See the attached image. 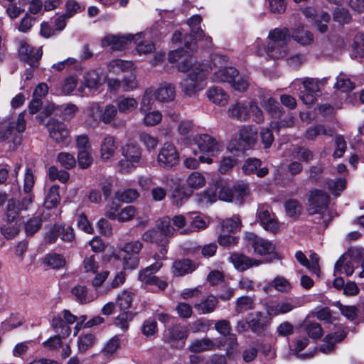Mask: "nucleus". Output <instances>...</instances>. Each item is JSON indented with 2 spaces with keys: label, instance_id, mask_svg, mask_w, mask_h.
Returning a JSON list of instances; mask_svg holds the SVG:
<instances>
[{
  "label": "nucleus",
  "instance_id": "obj_1",
  "mask_svg": "<svg viewBox=\"0 0 364 364\" xmlns=\"http://www.w3.org/2000/svg\"><path fill=\"white\" fill-rule=\"evenodd\" d=\"M180 72H189L180 83L185 95L191 96L205 87V77L211 70L208 63H196L193 58H186L178 65Z\"/></svg>",
  "mask_w": 364,
  "mask_h": 364
},
{
  "label": "nucleus",
  "instance_id": "obj_2",
  "mask_svg": "<svg viewBox=\"0 0 364 364\" xmlns=\"http://www.w3.org/2000/svg\"><path fill=\"white\" fill-rule=\"evenodd\" d=\"M269 41L267 48V54L273 59L285 57L288 53V42L290 41V32L288 28H276L269 31Z\"/></svg>",
  "mask_w": 364,
  "mask_h": 364
},
{
  "label": "nucleus",
  "instance_id": "obj_3",
  "mask_svg": "<svg viewBox=\"0 0 364 364\" xmlns=\"http://www.w3.org/2000/svg\"><path fill=\"white\" fill-rule=\"evenodd\" d=\"M122 159L118 162L119 172L126 173L132 171L141 160V149L135 144L127 143L121 149Z\"/></svg>",
  "mask_w": 364,
  "mask_h": 364
},
{
  "label": "nucleus",
  "instance_id": "obj_4",
  "mask_svg": "<svg viewBox=\"0 0 364 364\" xmlns=\"http://www.w3.org/2000/svg\"><path fill=\"white\" fill-rule=\"evenodd\" d=\"M143 247V244L139 240L126 242L120 249L119 256L123 259L125 269H134L139 265L137 255Z\"/></svg>",
  "mask_w": 364,
  "mask_h": 364
},
{
  "label": "nucleus",
  "instance_id": "obj_5",
  "mask_svg": "<svg viewBox=\"0 0 364 364\" xmlns=\"http://www.w3.org/2000/svg\"><path fill=\"white\" fill-rule=\"evenodd\" d=\"M26 126L25 112H21L16 120L11 122L6 127L0 130V141L13 137L12 141L14 145L20 144L21 138L18 134H14V132L16 131L18 134L22 133L26 129Z\"/></svg>",
  "mask_w": 364,
  "mask_h": 364
},
{
  "label": "nucleus",
  "instance_id": "obj_6",
  "mask_svg": "<svg viewBox=\"0 0 364 364\" xmlns=\"http://www.w3.org/2000/svg\"><path fill=\"white\" fill-rule=\"evenodd\" d=\"M256 218L260 225L267 231L277 233L279 231V223L272 213L271 208L267 204L258 205Z\"/></svg>",
  "mask_w": 364,
  "mask_h": 364
},
{
  "label": "nucleus",
  "instance_id": "obj_7",
  "mask_svg": "<svg viewBox=\"0 0 364 364\" xmlns=\"http://www.w3.org/2000/svg\"><path fill=\"white\" fill-rule=\"evenodd\" d=\"M345 43L350 48V57L352 59L364 58V33L356 29L346 31Z\"/></svg>",
  "mask_w": 364,
  "mask_h": 364
},
{
  "label": "nucleus",
  "instance_id": "obj_8",
  "mask_svg": "<svg viewBox=\"0 0 364 364\" xmlns=\"http://www.w3.org/2000/svg\"><path fill=\"white\" fill-rule=\"evenodd\" d=\"M329 197L321 190L311 191L309 196L307 210L309 214L323 215L328 208Z\"/></svg>",
  "mask_w": 364,
  "mask_h": 364
},
{
  "label": "nucleus",
  "instance_id": "obj_9",
  "mask_svg": "<svg viewBox=\"0 0 364 364\" xmlns=\"http://www.w3.org/2000/svg\"><path fill=\"white\" fill-rule=\"evenodd\" d=\"M179 162V154L176 146L171 143H164L160 149L157 163L159 166L171 168Z\"/></svg>",
  "mask_w": 364,
  "mask_h": 364
},
{
  "label": "nucleus",
  "instance_id": "obj_10",
  "mask_svg": "<svg viewBox=\"0 0 364 364\" xmlns=\"http://www.w3.org/2000/svg\"><path fill=\"white\" fill-rule=\"evenodd\" d=\"M99 264L95 259V255L86 257L82 262V269L84 272L92 276L95 275L92 284L94 287H100L105 281L109 275L108 271L99 272Z\"/></svg>",
  "mask_w": 364,
  "mask_h": 364
},
{
  "label": "nucleus",
  "instance_id": "obj_11",
  "mask_svg": "<svg viewBox=\"0 0 364 364\" xmlns=\"http://www.w3.org/2000/svg\"><path fill=\"white\" fill-rule=\"evenodd\" d=\"M46 127L49 136L52 140L58 144H63L67 141L69 137V131L66 125L56 119H50Z\"/></svg>",
  "mask_w": 364,
  "mask_h": 364
},
{
  "label": "nucleus",
  "instance_id": "obj_12",
  "mask_svg": "<svg viewBox=\"0 0 364 364\" xmlns=\"http://www.w3.org/2000/svg\"><path fill=\"white\" fill-rule=\"evenodd\" d=\"M117 110V107L112 104L106 105L103 109H100L97 104H93L90 107V113L92 119L95 121L99 119L106 124H110L114 119Z\"/></svg>",
  "mask_w": 364,
  "mask_h": 364
},
{
  "label": "nucleus",
  "instance_id": "obj_13",
  "mask_svg": "<svg viewBox=\"0 0 364 364\" xmlns=\"http://www.w3.org/2000/svg\"><path fill=\"white\" fill-rule=\"evenodd\" d=\"M141 33L136 35H107L102 40V45L104 47H110L113 50H121L129 43L134 41L135 37H139Z\"/></svg>",
  "mask_w": 364,
  "mask_h": 364
},
{
  "label": "nucleus",
  "instance_id": "obj_14",
  "mask_svg": "<svg viewBox=\"0 0 364 364\" xmlns=\"http://www.w3.org/2000/svg\"><path fill=\"white\" fill-rule=\"evenodd\" d=\"M161 267L162 263L161 262H156L141 272L139 274V279L144 284L155 285L161 290L165 289L168 285L167 282L153 274V272L158 271Z\"/></svg>",
  "mask_w": 364,
  "mask_h": 364
},
{
  "label": "nucleus",
  "instance_id": "obj_15",
  "mask_svg": "<svg viewBox=\"0 0 364 364\" xmlns=\"http://www.w3.org/2000/svg\"><path fill=\"white\" fill-rule=\"evenodd\" d=\"M363 255V250L360 247H350L343 254V267L346 274L351 275L355 266H358Z\"/></svg>",
  "mask_w": 364,
  "mask_h": 364
},
{
  "label": "nucleus",
  "instance_id": "obj_16",
  "mask_svg": "<svg viewBox=\"0 0 364 364\" xmlns=\"http://www.w3.org/2000/svg\"><path fill=\"white\" fill-rule=\"evenodd\" d=\"M246 239L250 242L255 252L257 255H269L274 251L275 247L270 241L258 237L255 233H247Z\"/></svg>",
  "mask_w": 364,
  "mask_h": 364
},
{
  "label": "nucleus",
  "instance_id": "obj_17",
  "mask_svg": "<svg viewBox=\"0 0 364 364\" xmlns=\"http://www.w3.org/2000/svg\"><path fill=\"white\" fill-rule=\"evenodd\" d=\"M194 141L200 151L209 153L211 156H215L221 150L220 144L208 134H198Z\"/></svg>",
  "mask_w": 364,
  "mask_h": 364
},
{
  "label": "nucleus",
  "instance_id": "obj_18",
  "mask_svg": "<svg viewBox=\"0 0 364 364\" xmlns=\"http://www.w3.org/2000/svg\"><path fill=\"white\" fill-rule=\"evenodd\" d=\"M257 130L251 126L243 127L239 132V146L235 148L237 151L249 149L256 142Z\"/></svg>",
  "mask_w": 364,
  "mask_h": 364
},
{
  "label": "nucleus",
  "instance_id": "obj_19",
  "mask_svg": "<svg viewBox=\"0 0 364 364\" xmlns=\"http://www.w3.org/2000/svg\"><path fill=\"white\" fill-rule=\"evenodd\" d=\"M18 54L21 60L28 63L31 66H34L41 58L42 50L39 48H33L26 41H21Z\"/></svg>",
  "mask_w": 364,
  "mask_h": 364
},
{
  "label": "nucleus",
  "instance_id": "obj_20",
  "mask_svg": "<svg viewBox=\"0 0 364 364\" xmlns=\"http://www.w3.org/2000/svg\"><path fill=\"white\" fill-rule=\"evenodd\" d=\"M230 260L236 269L244 272L252 267H257L261 261L249 257L243 254L233 253L230 257Z\"/></svg>",
  "mask_w": 364,
  "mask_h": 364
},
{
  "label": "nucleus",
  "instance_id": "obj_21",
  "mask_svg": "<svg viewBox=\"0 0 364 364\" xmlns=\"http://www.w3.org/2000/svg\"><path fill=\"white\" fill-rule=\"evenodd\" d=\"M249 328L255 333H260L269 325L268 317L260 311L251 313L247 315Z\"/></svg>",
  "mask_w": 364,
  "mask_h": 364
},
{
  "label": "nucleus",
  "instance_id": "obj_22",
  "mask_svg": "<svg viewBox=\"0 0 364 364\" xmlns=\"http://www.w3.org/2000/svg\"><path fill=\"white\" fill-rule=\"evenodd\" d=\"M250 101L238 102L230 106L228 114L230 117L242 122L247 121L250 117L249 112Z\"/></svg>",
  "mask_w": 364,
  "mask_h": 364
},
{
  "label": "nucleus",
  "instance_id": "obj_23",
  "mask_svg": "<svg viewBox=\"0 0 364 364\" xmlns=\"http://www.w3.org/2000/svg\"><path fill=\"white\" fill-rule=\"evenodd\" d=\"M261 165L262 161L259 159L248 158L244 162L242 169L245 174L250 175L255 173L258 177L262 178L268 173L269 170L267 167H260Z\"/></svg>",
  "mask_w": 364,
  "mask_h": 364
},
{
  "label": "nucleus",
  "instance_id": "obj_24",
  "mask_svg": "<svg viewBox=\"0 0 364 364\" xmlns=\"http://www.w3.org/2000/svg\"><path fill=\"white\" fill-rule=\"evenodd\" d=\"M166 337L168 343H171V346L178 348V342L181 341V344H184L188 337V331L183 326L175 325L168 330Z\"/></svg>",
  "mask_w": 364,
  "mask_h": 364
},
{
  "label": "nucleus",
  "instance_id": "obj_25",
  "mask_svg": "<svg viewBox=\"0 0 364 364\" xmlns=\"http://www.w3.org/2000/svg\"><path fill=\"white\" fill-rule=\"evenodd\" d=\"M193 213H188L190 225L186 229L181 230V234L188 235L193 232H200L206 229L208 226V222L205 218L200 215L192 216Z\"/></svg>",
  "mask_w": 364,
  "mask_h": 364
},
{
  "label": "nucleus",
  "instance_id": "obj_26",
  "mask_svg": "<svg viewBox=\"0 0 364 364\" xmlns=\"http://www.w3.org/2000/svg\"><path fill=\"white\" fill-rule=\"evenodd\" d=\"M154 92L156 100L161 102H171L176 97L175 87L168 82L161 84Z\"/></svg>",
  "mask_w": 364,
  "mask_h": 364
},
{
  "label": "nucleus",
  "instance_id": "obj_27",
  "mask_svg": "<svg viewBox=\"0 0 364 364\" xmlns=\"http://www.w3.org/2000/svg\"><path fill=\"white\" fill-rule=\"evenodd\" d=\"M186 50L183 48L172 50L168 53V58L171 63L176 62L181 59L180 63L186 58H193L191 56V53H193L196 50V42L186 41L185 44Z\"/></svg>",
  "mask_w": 364,
  "mask_h": 364
},
{
  "label": "nucleus",
  "instance_id": "obj_28",
  "mask_svg": "<svg viewBox=\"0 0 364 364\" xmlns=\"http://www.w3.org/2000/svg\"><path fill=\"white\" fill-rule=\"evenodd\" d=\"M117 149L115 139L111 136H106L100 144V156L103 161H108L114 156Z\"/></svg>",
  "mask_w": 364,
  "mask_h": 364
},
{
  "label": "nucleus",
  "instance_id": "obj_29",
  "mask_svg": "<svg viewBox=\"0 0 364 364\" xmlns=\"http://www.w3.org/2000/svg\"><path fill=\"white\" fill-rule=\"evenodd\" d=\"M237 75L238 71L235 68L226 67L215 71L211 79L215 82H228L230 84Z\"/></svg>",
  "mask_w": 364,
  "mask_h": 364
},
{
  "label": "nucleus",
  "instance_id": "obj_30",
  "mask_svg": "<svg viewBox=\"0 0 364 364\" xmlns=\"http://www.w3.org/2000/svg\"><path fill=\"white\" fill-rule=\"evenodd\" d=\"M195 269L196 266L190 259L175 261L172 265V273L176 277H181L192 273Z\"/></svg>",
  "mask_w": 364,
  "mask_h": 364
},
{
  "label": "nucleus",
  "instance_id": "obj_31",
  "mask_svg": "<svg viewBox=\"0 0 364 364\" xmlns=\"http://www.w3.org/2000/svg\"><path fill=\"white\" fill-rule=\"evenodd\" d=\"M292 38L302 46L310 45L314 41L313 34L305 29L303 26H299L294 28L292 32Z\"/></svg>",
  "mask_w": 364,
  "mask_h": 364
},
{
  "label": "nucleus",
  "instance_id": "obj_32",
  "mask_svg": "<svg viewBox=\"0 0 364 364\" xmlns=\"http://www.w3.org/2000/svg\"><path fill=\"white\" fill-rule=\"evenodd\" d=\"M139 37H135L134 41L136 43V49L139 55L147 54L153 52L155 50V46L153 42L146 41V39L149 38L148 33H140Z\"/></svg>",
  "mask_w": 364,
  "mask_h": 364
},
{
  "label": "nucleus",
  "instance_id": "obj_33",
  "mask_svg": "<svg viewBox=\"0 0 364 364\" xmlns=\"http://www.w3.org/2000/svg\"><path fill=\"white\" fill-rule=\"evenodd\" d=\"M218 304V299L216 296L208 295L207 297L202 299L200 302L196 304L194 307L201 314H207L214 311Z\"/></svg>",
  "mask_w": 364,
  "mask_h": 364
},
{
  "label": "nucleus",
  "instance_id": "obj_34",
  "mask_svg": "<svg viewBox=\"0 0 364 364\" xmlns=\"http://www.w3.org/2000/svg\"><path fill=\"white\" fill-rule=\"evenodd\" d=\"M216 348V344L208 338L193 341L189 346L188 350L193 353H201L213 350Z\"/></svg>",
  "mask_w": 364,
  "mask_h": 364
},
{
  "label": "nucleus",
  "instance_id": "obj_35",
  "mask_svg": "<svg viewBox=\"0 0 364 364\" xmlns=\"http://www.w3.org/2000/svg\"><path fill=\"white\" fill-rule=\"evenodd\" d=\"M255 307V296H242L235 301V311L237 314L243 313L248 310L254 309Z\"/></svg>",
  "mask_w": 364,
  "mask_h": 364
},
{
  "label": "nucleus",
  "instance_id": "obj_36",
  "mask_svg": "<svg viewBox=\"0 0 364 364\" xmlns=\"http://www.w3.org/2000/svg\"><path fill=\"white\" fill-rule=\"evenodd\" d=\"M208 99L215 104L225 105L228 101V95L219 87H213L207 92Z\"/></svg>",
  "mask_w": 364,
  "mask_h": 364
},
{
  "label": "nucleus",
  "instance_id": "obj_37",
  "mask_svg": "<svg viewBox=\"0 0 364 364\" xmlns=\"http://www.w3.org/2000/svg\"><path fill=\"white\" fill-rule=\"evenodd\" d=\"M186 185L191 189V193L193 191L203 188L206 183L205 176L200 172L193 171L186 178Z\"/></svg>",
  "mask_w": 364,
  "mask_h": 364
},
{
  "label": "nucleus",
  "instance_id": "obj_38",
  "mask_svg": "<svg viewBox=\"0 0 364 364\" xmlns=\"http://www.w3.org/2000/svg\"><path fill=\"white\" fill-rule=\"evenodd\" d=\"M138 105V102L133 97H119L117 100V109L121 113H129L134 111Z\"/></svg>",
  "mask_w": 364,
  "mask_h": 364
},
{
  "label": "nucleus",
  "instance_id": "obj_39",
  "mask_svg": "<svg viewBox=\"0 0 364 364\" xmlns=\"http://www.w3.org/2000/svg\"><path fill=\"white\" fill-rule=\"evenodd\" d=\"M59 187L56 185L52 186L46 195L43 205L47 209H51L57 206L60 202Z\"/></svg>",
  "mask_w": 364,
  "mask_h": 364
},
{
  "label": "nucleus",
  "instance_id": "obj_40",
  "mask_svg": "<svg viewBox=\"0 0 364 364\" xmlns=\"http://www.w3.org/2000/svg\"><path fill=\"white\" fill-rule=\"evenodd\" d=\"M308 336L312 339H318L323 336V330L321 325L316 322L305 320L301 325Z\"/></svg>",
  "mask_w": 364,
  "mask_h": 364
},
{
  "label": "nucleus",
  "instance_id": "obj_41",
  "mask_svg": "<svg viewBox=\"0 0 364 364\" xmlns=\"http://www.w3.org/2000/svg\"><path fill=\"white\" fill-rule=\"evenodd\" d=\"M143 114L142 122L146 127H154L162 121V114L158 110L140 112Z\"/></svg>",
  "mask_w": 364,
  "mask_h": 364
},
{
  "label": "nucleus",
  "instance_id": "obj_42",
  "mask_svg": "<svg viewBox=\"0 0 364 364\" xmlns=\"http://www.w3.org/2000/svg\"><path fill=\"white\" fill-rule=\"evenodd\" d=\"M51 326L55 332L63 336H68L71 332L70 328L65 323L60 315L53 316Z\"/></svg>",
  "mask_w": 364,
  "mask_h": 364
},
{
  "label": "nucleus",
  "instance_id": "obj_43",
  "mask_svg": "<svg viewBox=\"0 0 364 364\" xmlns=\"http://www.w3.org/2000/svg\"><path fill=\"white\" fill-rule=\"evenodd\" d=\"M132 65L133 64L131 61L115 59L108 63L107 68L109 72L117 74L119 72L130 70L132 68Z\"/></svg>",
  "mask_w": 364,
  "mask_h": 364
},
{
  "label": "nucleus",
  "instance_id": "obj_44",
  "mask_svg": "<svg viewBox=\"0 0 364 364\" xmlns=\"http://www.w3.org/2000/svg\"><path fill=\"white\" fill-rule=\"evenodd\" d=\"M164 234L156 228L145 232L142 238L146 242H156V243H167Z\"/></svg>",
  "mask_w": 364,
  "mask_h": 364
},
{
  "label": "nucleus",
  "instance_id": "obj_45",
  "mask_svg": "<svg viewBox=\"0 0 364 364\" xmlns=\"http://www.w3.org/2000/svg\"><path fill=\"white\" fill-rule=\"evenodd\" d=\"M218 198L216 188H215L214 191L208 189L196 196L197 203L202 205L212 204L215 203Z\"/></svg>",
  "mask_w": 364,
  "mask_h": 364
},
{
  "label": "nucleus",
  "instance_id": "obj_46",
  "mask_svg": "<svg viewBox=\"0 0 364 364\" xmlns=\"http://www.w3.org/2000/svg\"><path fill=\"white\" fill-rule=\"evenodd\" d=\"M215 188L219 200L225 202H232V188L226 186L222 182L218 183Z\"/></svg>",
  "mask_w": 364,
  "mask_h": 364
},
{
  "label": "nucleus",
  "instance_id": "obj_47",
  "mask_svg": "<svg viewBox=\"0 0 364 364\" xmlns=\"http://www.w3.org/2000/svg\"><path fill=\"white\" fill-rule=\"evenodd\" d=\"M201 21L202 18L199 15L193 16L188 21V24L191 28L192 35L195 40H200L204 36L203 31L200 28Z\"/></svg>",
  "mask_w": 364,
  "mask_h": 364
},
{
  "label": "nucleus",
  "instance_id": "obj_48",
  "mask_svg": "<svg viewBox=\"0 0 364 364\" xmlns=\"http://www.w3.org/2000/svg\"><path fill=\"white\" fill-rule=\"evenodd\" d=\"M232 201L242 204L244 198L248 195V186L244 183H240L232 187Z\"/></svg>",
  "mask_w": 364,
  "mask_h": 364
},
{
  "label": "nucleus",
  "instance_id": "obj_49",
  "mask_svg": "<svg viewBox=\"0 0 364 364\" xmlns=\"http://www.w3.org/2000/svg\"><path fill=\"white\" fill-rule=\"evenodd\" d=\"M154 96H155V92L152 88L146 90L140 103V112H146L151 109L152 105L154 102Z\"/></svg>",
  "mask_w": 364,
  "mask_h": 364
},
{
  "label": "nucleus",
  "instance_id": "obj_50",
  "mask_svg": "<svg viewBox=\"0 0 364 364\" xmlns=\"http://www.w3.org/2000/svg\"><path fill=\"white\" fill-rule=\"evenodd\" d=\"M191 191L176 188L172 193V203L178 207L184 204L191 196Z\"/></svg>",
  "mask_w": 364,
  "mask_h": 364
},
{
  "label": "nucleus",
  "instance_id": "obj_51",
  "mask_svg": "<svg viewBox=\"0 0 364 364\" xmlns=\"http://www.w3.org/2000/svg\"><path fill=\"white\" fill-rule=\"evenodd\" d=\"M156 228L160 230L165 237L173 236L176 232L175 228L171 225V220L168 217L158 220L156 222Z\"/></svg>",
  "mask_w": 364,
  "mask_h": 364
},
{
  "label": "nucleus",
  "instance_id": "obj_52",
  "mask_svg": "<svg viewBox=\"0 0 364 364\" xmlns=\"http://www.w3.org/2000/svg\"><path fill=\"white\" fill-rule=\"evenodd\" d=\"M139 139L149 151L154 150L159 144V139L157 137L145 132L139 134Z\"/></svg>",
  "mask_w": 364,
  "mask_h": 364
},
{
  "label": "nucleus",
  "instance_id": "obj_53",
  "mask_svg": "<svg viewBox=\"0 0 364 364\" xmlns=\"http://www.w3.org/2000/svg\"><path fill=\"white\" fill-rule=\"evenodd\" d=\"M134 294L129 291H124L117 297V304L121 310H127L132 306L134 301Z\"/></svg>",
  "mask_w": 364,
  "mask_h": 364
},
{
  "label": "nucleus",
  "instance_id": "obj_54",
  "mask_svg": "<svg viewBox=\"0 0 364 364\" xmlns=\"http://www.w3.org/2000/svg\"><path fill=\"white\" fill-rule=\"evenodd\" d=\"M22 210L20 202L15 199L8 200L6 205V216L9 220H14Z\"/></svg>",
  "mask_w": 364,
  "mask_h": 364
},
{
  "label": "nucleus",
  "instance_id": "obj_55",
  "mask_svg": "<svg viewBox=\"0 0 364 364\" xmlns=\"http://www.w3.org/2000/svg\"><path fill=\"white\" fill-rule=\"evenodd\" d=\"M300 83L303 85L305 89L310 90V92L316 93L319 95H321L319 86L318 85L315 78H306L302 81L296 79L291 83V86L293 87H296V86L299 85Z\"/></svg>",
  "mask_w": 364,
  "mask_h": 364
},
{
  "label": "nucleus",
  "instance_id": "obj_56",
  "mask_svg": "<svg viewBox=\"0 0 364 364\" xmlns=\"http://www.w3.org/2000/svg\"><path fill=\"white\" fill-rule=\"evenodd\" d=\"M262 105L272 117L275 119L281 117V108L279 106V103L274 99L269 97L263 101Z\"/></svg>",
  "mask_w": 364,
  "mask_h": 364
},
{
  "label": "nucleus",
  "instance_id": "obj_57",
  "mask_svg": "<svg viewBox=\"0 0 364 364\" xmlns=\"http://www.w3.org/2000/svg\"><path fill=\"white\" fill-rule=\"evenodd\" d=\"M340 341V335L338 333L328 335L325 337L320 350L323 353H329L334 350L335 344Z\"/></svg>",
  "mask_w": 364,
  "mask_h": 364
},
{
  "label": "nucleus",
  "instance_id": "obj_58",
  "mask_svg": "<svg viewBox=\"0 0 364 364\" xmlns=\"http://www.w3.org/2000/svg\"><path fill=\"white\" fill-rule=\"evenodd\" d=\"M23 316L19 314H11L10 316L2 322V326L6 330L17 328L23 323Z\"/></svg>",
  "mask_w": 364,
  "mask_h": 364
},
{
  "label": "nucleus",
  "instance_id": "obj_59",
  "mask_svg": "<svg viewBox=\"0 0 364 364\" xmlns=\"http://www.w3.org/2000/svg\"><path fill=\"white\" fill-rule=\"evenodd\" d=\"M137 213V209L134 206L127 205L117 213V219L120 223L128 222L134 218Z\"/></svg>",
  "mask_w": 364,
  "mask_h": 364
},
{
  "label": "nucleus",
  "instance_id": "obj_60",
  "mask_svg": "<svg viewBox=\"0 0 364 364\" xmlns=\"http://www.w3.org/2000/svg\"><path fill=\"white\" fill-rule=\"evenodd\" d=\"M72 294L75 297L76 300L82 304L89 303L92 299L87 296V288L84 285H77L72 288Z\"/></svg>",
  "mask_w": 364,
  "mask_h": 364
},
{
  "label": "nucleus",
  "instance_id": "obj_61",
  "mask_svg": "<svg viewBox=\"0 0 364 364\" xmlns=\"http://www.w3.org/2000/svg\"><path fill=\"white\" fill-rule=\"evenodd\" d=\"M84 9L85 8L76 0H67L65 4V12L64 14L70 18Z\"/></svg>",
  "mask_w": 364,
  "mask_h": 364
},
{
  "label": "nucleus",
  "instance_id": "obj_62",
  "mask_svg": "<svg viewBox=\"0 0 364 364\" xmlns=\"http://www.w3.org/2000/svg\"><path fill=\"white\" fill-rule=\"evenodd\" d=\"M85 82L88 88L95 89L102 85V80L97 71L92 70L85 75Z\"/></svg>",
  "mask_w": 364,
  "mask_h": 364
},
{
  "label": "nucleus",
  "instance_id": "obj_63",
  "mask_svg": "<svg viewBox=\"0 0 364 364\" xmlns=\"http://www.w3.org/2000/svg\"><path fill=\"white\" fill-rule=\"evenodd\" d=\"M157 323L153 318L146 319L141 326V331L146 337L152 336L157 332Z\"/></svg>",
  "mask_w": 364,
  "mask_h": 364
},
{
  "label": "nucleus",
  "instance_id": "obj_64",
  "mask_svg": "<svg viewBox=\"0 0 364 364\" xmlns=\"http://www.w3.org/2000/svg\"><path fill=\"white\" fill-rule=\"evenodd\" d=\"M45 262L53 269H60L64 267L65 261L62 255L52 253L46 257Z\"/></svg>",
  "mask_w": 364,
  "mask_h": 364
}]
</instances>
